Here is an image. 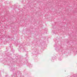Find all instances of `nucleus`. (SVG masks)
<instances>
[{
    "label": "nucleus",
    "instance_id": "nucleus-1",
    "mask_svg": "<svg viewBox=\"0 0 77 77\" xmlns=\"http://www.w3.org/2000/svg\"><path fill=\"white\" fill-rule=\"evenodd\" d=\"M14 69H13L11 70V71L12 72H13V71H14Z\"/></svg>",
    "mask_w": 77,
    "mask_h": 77
}]
</instances>
